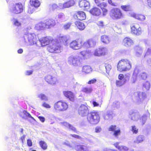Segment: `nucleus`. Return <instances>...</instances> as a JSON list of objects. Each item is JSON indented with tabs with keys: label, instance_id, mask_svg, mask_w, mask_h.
<instances>
[{
	"label": "nucleus",
	"instance_id": "f3484780",
	"mask_svg": "<svg viewBox=\"0 0 151 151\" xmlns=\"http://www.w3.org/2000/svg\"><path fill=\"white\" fill-rule=\"evenodd\" d=\"M63 94L64 96L70 101H74L75 100V94L72 92L69 91H64Z\"/></svg>",
	"mask_w": 151,
	"mask_h": 151
},
{
	"label": "nucleus",
	"instance_id": "e433bc0d",
	"mask_svg": "<svg viewBox=\"0 0 151 151\" xmlns=\"http://www.w3.org/2000/svg\"><path fill=\"white\" fill-rule=\"evenodd\" d=\"M12 21H13V24L14 25L17 27L21 26V23L19 21L18 19L13 18Z\"/></svg>",
	"mask_w": 151,
	"mask_h": 151
},
{
	"label": "nucleus",
	"instance_id": "473e14b6",
	"mask_svg": "<svg viewBox=\"0 0 151 151\" xmlns=\"http://www.w3.org/2000/svg\"><path fill=\"white\" fill-rule=\"evenodd\" d=\"M143 140V136L142 135H139L137 137L136 140L134 142L135 143L138 144L142 142Z\"/></svg>",
	"mask_w": 151,
	"mask_h": 151
},
{
	"label": "nucleus",
	"instance_id": "09e8293b",
	"mask_svg": "<svg viewBox=\"0 0 151 151\" xmlns=\"http://www.w3.org/2000/svg\"><path fill=\"white\" fill-rule=\"evenodd\" d=\"M97 24L100 28L104 27L105 26L104 22L102 21H98L97 23Z\"/></svg>",
	"mask_w": 151,
	"mask_h": 151
},
{
	"label": "nucleus",
	"instance_id": "a878e982",
	"mask_svg": "<svg viewBox=\"0 0 151 151\" xmlns=\"http://www.w3.org/2000/svg\"><path fill=\"white\" fill-rule=\"evenodd\" d=\"M92 70V68L90 66L85 65L83 67L82 71L85 74H87L91 72Z\"/></svg>",
	"mask_w": 151,
	"mask_h": 151
},
{
	"label": "nucleus",
	"instance_id": "0eeeda50",
	"mask_svg": "<svg viewBox=\"0 0 151 151\" xmlns=\"http://www.w3.org/2000/svg\"><path fill=\"white\" fill-rule=\"evenodd\" d=\"M68 62L69 64L74 66L80 65L82 62V58L77 55H71L68 58Z\"/></svg>",
	"mask_w": 151,
	"mask_h": 151
},
{
	"label": "nucleus",
	"instance_id": "6e6d98bb",
	"mask_svg": "<svg viewBox=\"0 0 151 151\" xmlns=\"http://www.w3.org/2000/svg\"><path fill=\"white\" fill-rule=\"evenodd\" d=\"M65 16L63 13H60L59 14L58 16V18L59 19H60L63 18H65Z\"/></svg>",
	"mask_w": 151,
	"mask_h": 151
},
{
	"label": "nucleus",
	"instance_id": "f8f14e48",
	"mask_svg": "<svg viewBox=\"0 0 151 151\" xmlns=\"http://www.w3.org/2000/svg\"><path fill=\"white\" fill-rule=\"evenodd\" d=\"M89 110L87 105L81 104L78 108V111L79 115L84 116L89 113Z\"/></svg>",
	"mask_w": 151,
	"mask_h": 151
},
{
	"label": "nucleus",
	"instance_id": "8fccbe9b",
	"mask_svg": "<svg viewBox=\"0 0 151 151\" xmlns=\"http://www.w3.org/2000/svg\"><path fill=\"white\" fill-rule=\"evenodd\" d=\"M131 130L133 134H137L138 132V129L136 128L135 126H132Z\"/></svg>",
	"mask_w": 151,
	"mask_h": 151
},
{
	"label": "nucleus",
	"instance_id": "9d476101",
	"mask_svg": "<svg viewBox=\"0 0 151 151\" xmlns=\"http://www.w3.org/2000/svg\"><path fill=\"white\" fill-rule=\"evenodd\" d=\"M131 32L134 35H140L142 33V30L139 25L137 23H133L130 26Z\"/></svg>",
	"mask_w": 151,
	"mask_h": 151
},
{
	"label": "nucleus",
	"instance_id": "ea45409f",
	"mask_svg": "<svg viewBox=\"0 0 151 151\" xmlns=\"http://www.w3.org/2000/svg\"><path fill=\"white\" fill-rule=\"evenodd\" d=\"M71 25V23L70 22H68L63 25V28L65 30L68 29L70 28Z\"/></svg>",
	"mask_w": 151,
	"mask_h": 151
},
{
	"label": "nucleus",
	"instance_id": "e2e57ef3",
	"mask_svg": "<svg viewBox=\"0 0 151 151\" xmlns=\"http://www.w3.org/2000/svg\"><path fill=\"white\" fill-rule=\"evenodd\" d=\"M119 143L118 142H116L114 144V145L115 146L116 148L118 149L119 150H120V149L121 146L119 145Z\"/></svg>",
	"mask_w": 151,
	"mask_h": 151
},
{
	"label": "nucleus",
	"instance_id": "aec40b11",
	"mask_svg": "<svg viewBox=\"0 0 151 151\" xmlns=\"http://www.w3.org/2000/svg\"><path fill=\"white\" fill-rule=\"evenodd\" d=\"M35 37V35L33 34L28 35L27 39L29 45H32L36 44L37 40Z\"/></svg>",
	"mask_w": 151,
	"mask_h": 151
},
{
	"label": "nucleus",
	"instance_id": "a18cd8bd",
	"mask_svg": "<svg viewBox=\"0 0 151 151\" xmlns=\"http://www.w3.org/2000/svg\"><path fill=\"white\" fill-rule=\"evenodd\" d=\"M116 126L115 125H111L108 128L109 131H114L116 129Z\"/></svg>",
	"mask_w": 151,
	"mask_h": 151
},
{
	"label": "nucleus",
	"instance_id": "5701e85b",
	"mask_svg": "<svg viewBox=\"0 0 151 151\" xmlns=\"http://www.w3.org/2000/svg\"><path fill=\"white\" fill-rule=\"evenodd\" d=\"M75 4L74 0H68L62 4L63 9L69 8L73 6Z\"/></svg>",
	"mask_w": 151,
	"mask_h": 151
},
{
	"label": "nucleus",
	"instance_id": "13d9d810",
	"mask_svg": "<svg viewBox=\"0 0 151 151\" xmlns=\"http://www.w3.org/2000/svg\"><path fill=\"white\" fill-rule=\"evenodd\" d=\"M27 145L29 147H31L32 145V142L31 139H29L27 140Z\"/></svg>",
	"mask_w": 151,
	"mask_h": 151
},
{
	"label": "nucleus",
	"instance_id": "4c0bfd02",
	"mask_svg": "<svg viewBox=\"0 0 151 151\" xmlns=\"http://www.w3.org/2000/svg\"><path fill=\"white\" fill-rule=\"evenodd\" d=\"M140 78L143 80H145L148 76V74L145 72L141 73L139 75Z\"/></svg>",
	"mask_w": 151,
	"mask_h": 151
},
{
	"label": "nucleus",
	"instance_id": "a211bd4d",
	"mask_svg": "<svg viewBox=\"0 0 151 151\" xmlns=\"http://www.w3.org/2000/svg\"><path fill=\"white\" fill-rule=\"evenodd\" d=\"M83 47L85 48H89L95 46L96 45V42L93 40L90 39L84 42L83 40Z\"/></svg>",
	"mask_w": 151,
	"mask_h": 151
},
{
	"label": "nucleus",
	"instance_id": "4be33fe9",
	"mask_svg": "<svg viewBox=\"0 0 151 151\" xmlns=\"http://www.w3.org/2000/svg\"><path fill=\"white\" fill-rule=\"evenodd\" d=\"M97 6L100 7L101 9L103 15H105L107 14L108 12V10L105 8L107 6V4L106 3L102 2L100 4H99L98 5H97Z\"/></svg>",
	"mask_w": 151,
	"mask_h": 151
},
{
	"label": "nucleus",
	"instance_id": "58836bf2",
	"mask_svg": "<svg viewBox=\"0 0 151 151\" xmlns=\"http://www.w3.org/2000/svg\"><path fill=\"white\" fill-rule=\"evenodd\" d=\"M58 7V6L57 4H50L49 6V8L50 10L54 11L57 9Z\"/></svg>",
	"mask_w": 151,
	"mask_h": 151
},
{
	"label": "nucleus",
	"instance_id": "f03ea898",
	"mask_svg": "<svg viewBox=\"0 0 151 151\" xmlns=\"http://www.w3.org/2000/svg\"><path fill=\"white\" fill-rule=\"evenodd\" d=\"M132 68L131 62L126 59H122L118 63L117 69L120 72H125L129 70Z\"/></svg>",
	"mask_w": 151,
	"mask_h": 151
},
{
	"label": "nucleus",
	"instance_id": "20e7f679",
	"mask_svg": "<svg viewBox=\"0 0 151 151\" xmlns=\"http://www.w3.org/2000/svg\"><path fill=\"white\" fill-rule=\"evenodd\" d=\"M87 119L91 124H96L99 122L100 118L98 112L93 111L88 113L87 116Z\"/></svg>",
	"mask_w": 151,
	"mask_h": 151
},
{
	"label": "nucleus",
	"instance_id": "1a4fd4ad",
	"mask_svg": "<svg viewBox=\"0 0 151 151\" xmlns=\"http://www.w3.org/2000/svg\"><path fill=\"white\" fill-rule=\"evenodd\" d=\"M24 9V6L20 2L17 3L13 6L12 11L14 14H18L22 13Z\"/></svg>",
	"mask_w": 151,
	"mask_h": 151
},
{
	"label": "nucleus",
	"instance_id": "4d7b16f0",
	"mask_svg": "<svg viewBox=\"0 0 151 151\" xmlns=\"http://www.w3.org/2000/svg\"><path fill=\"white\" fill-rule=\"evenodd\" d=\"M42 106L43 107H44L45 108H50L51 107L50 106L49 104L46 103V102H44L42 104Z\"/></svg>",
	"mask_w": 151,
	"mask_h": 151
},
{
	"label": "nucleus",
	"instance_id": "37998d69",
	"mask_svg": "<svg viewBox=\"0 0 151 151\" xmlns=\"http://www.w3.org/2000/svg\"><path fill=\"white\" fill-rule=\"evenodd\" d=\"M143 87L146 90H148L150 87V84L148 81H146L145 83L143 85Z\"/></svg>",
	"mask_w": 151,
	"mask_h": 151
},
{
	"label": "nucleus",
	"instance_id": "69168bd1",
	"mask_svg": "<svg viewBox=\"0 0 151 151\" xmlns=\"http://www.w3.org/2000/svg\"><path fill=\"white\" fill-rule=\"evenodd\" d=\"M124 75L122 74H120L119 75L118 79L119 80H121L124 79Z\"/></svg>",
	"mask_w": 151,
	"mask_h": 151
},
{
	"label": "nucleus",
	"instance_id": "c756f323",
	"mask_svg": "<svg viewBox=\"0 0 151 151\" xmlns=\"http://www.w3.org/2000/svg\"><path fill=\"white\" fill-rule=\"evenodd\" d=\"M29 4L32 6L38 8L40 5V2L38 0H30Z\"/></svg>",
	"mask_w": 151,
	"mask_h": 151
},
{
	"label": "nucleus",
	"instance_id": "680f3d73",
	"mask_svg": "<svg viewBox=\"0 0 151 151\" xmlns=\"http://www.w3.org/2000/svg\"><path fill=\"white\" fill-rule=\"evenodd\" d=\"M61 124L63 126L68 127L69 124L67 122H63L61 123Z\"/></svg>",
	"mask_w": 151,
	"mask_h": 151
},
{
	"label": "nucleus",
	"instance_id": "39448f33",
	"mask_svg": "<svg viewBox=\"0 0 151 151\" xmlns=\"http://www.w3.org/2000/svg\"><path fill=\"white\" fill-rule=\"evenodd\" d=\"M68 106V104L66 102L60 100L55 103L54 108L56 112L64 111L67 109Z\"/></svg>",
	"mask_w": 151,
	"mask_h": 151
},
{
	"label": "nucleus",
	"instance_id": "ddd939ff",
	"mask_svg": "<svg viewBox=\"0 0 151 151\" xmlns=\"http://www.w3.org/2000/svg\"><path fill=\"white\" fill-rule=\"evenodd\" d=\"M107 49L102 47L96 49L94 51V55L97 56H104L107 53Z\"/></svg>",
	"mask_w": 151,
	"mask_h": 151
},
{
	"label": "nucleus",
	"instance_id": "052dcab7",
	"mask_svg": "<svg viewBox=\"0 0 151 151\" xmlns=\"http://www.w3.org/2000/svg\"><path fill=\"white\" fill-rule=\"evenodd\" d=\"M71 136L74 138L76 139H81L82 138L81 136L75 134H71Z\"/></svg>",
	"mask_w": 151,
	"mask_h": 151
},
{
	"label": "nucleus",
	"instance_id": "2eb2a0df",
	"mask_svg": "<svg viewBox=\"0 0 151 151\" xmlns=\"http://www.w3.org/2000/svg\"><path fill=\"white\" fill-rule=\"evenodd\" d=\"M122 44L125 47H129L134 44V42L132 38L127 37L123 39Z\"/></svg>",
	"mask_w": 151,
	"mask_h": 151
},
{
	"label": "nucleus",
	"instance_id": "c9c22d12",
	"mask_svg": "<svg viewBox=\"0 0 151 151\" xmlns=\"http://www.w3.org/2000/svg\"><path fill=\"white\" fill-rule=\"evenodd\" d=\"M92 91V89L91 87H84L82 89V91L84 93H89Z\"/></svg>",
	"mask_w": 151,
	"mask_h": 151
},
{
	"label": "nucleus",
	"instance_id": "2f4dec72",
	"mask_svg": "<svg viewBox=\"0 0 151 151\" xmlns=\"http://www.w3.org/2000/svg\"><path fill=\"white\" fill-rule=\"evenodd\" d=\"M81 54L84 59H87L90 56V52L88 51L83 50L80 52Z\"/></svg>",
	"mask_w": 151,
	"mask_h": 151
},
{
	"label": "nucleus",
	"instance_id": "412c9836",
	"mask_svg": "<svg viewBox=\"0 0 151 151\" xmlns=\"http://www.w3.org/2000/svg\"><path fill=\"white\" fill-rule=\"evenodd\" d=\"M79 6L81 8L87 9L89 8L90 4L89 2L86 0H81L79 3Z\"/></svg>",
	"mask_w": 151,
	"mask_h": 151
},
{
	"label": "nucleus",
	"instance_id": "7c9ffc66",
	"mask_svg": "<svg viewBox=\"0 0 151 151\" xmlns=\"http://www.w3.org/2000/svg\"><path fill=\"white\" fill-rule=\"evenodd\" d=\"M77 149L78 151H90L88 147L84 145H78Z\"/></svg>",
	"mask_w": 151,
	"mask_h": 151
},
{
	"label": "nucleus",
	"instance_id": "9b49d317",
	"mask_svg": "<svg viewBox=\"0 0 151 151\" xmlns=\"http://www.w3.org/2000/svg\"><path fill=\"white\" fill-rule=\"evenodd\" d=\"M45 80L48 83L54 85L58 82V81L54 75L49 74L47 75L45 77Z\"/></svg>",
	"mask_w": 151,
	"mask_h": 151
},
{
	"label": "nucleus",
	"instance_id": "5fc2aeb1",
	"mask_svg": "<svg viewBox=\"0 0 151 151\" xmlns=\"http://www.w3.org/2000/svg\"><path fill=\"white\" fill-rule=\"evenodd\" d=\"M34 11L35 9L31 7H29L27 10V12L30 14L32 13Z\"/></svg>",
	"mask_w": 151,
	"mask_h": 151
},
{
	"label": "nucleus",
	"instance_id": "cd10ccee",
	"mask_svg": "<svg viewBox=\"0 0 151 151\" xmlns=\"http://www.w3.org/2000/svg\"><path fill=\"white\" fill-rule=\"evenodd\" d=\"M101 40L102 42L105 44H108L111 41L110 37L106 35H103L101 37Z\"/></svg>",
	"mask_w": 151,
	"mask_h": 151
},
{
	"label": "nucleus",
	"instance_id": "393cba45",
	"mask_svg": "<svg viewBox=\"0 0 151 151\" xmlns=\"http://www.w3.org/2000/svg\"><path fill=\"white\" fill-rule=\"evenodd\" d=\"M75 24L77 28L81 31L83 30L86 27L85 25L83 22L78 21H76Z\"/></svg>",
	"mask_w": 151,
	"mask_h": 151
},
{
	"label": "nucleus",
	"instance_id": "0e129e2a",
	"mask_svg": "<svg viewBox=\"0 0 151 151\" xmlns=\"http://www.w3.org/2000/svg\"><path fill=\"white\" fill-rule=\"evenodd\" d=\"M38 118L40 121L42 122H44L45 121V119L43 116H38Z\"/></svg>",
	"mask_w": 151,
	"mask_h": 151
},
{
	"label": "nucleus",
	"instance_id": "3c124183",
	"mask_svg": "<svg viewBox=\"0 0 151 151\" xmlns=\"http://www.w3.org/2000/svg\"><path fill=\"white\" fill-rule=\"evenodd\" d=\"M144 93H143L138 92L137 94L138 97L139 99H144L145 96L144 95Z\"/></svg>",
	"mask_w": 151,
	"mask_h": 151
},
{
	"label": "nucleus",
	"instance_id": "79ce46f5",
	"mask_svg": "<svg viewBox=\"0 0 151 151\" xmlns=\"http://www.w3.org/2000/svg\"><path fill=\"white\" fill-rule=\"evenodd\" d=\"M23 113L27 117L30 118L33 120H35L34 118L32 117L31 114L26 110H24L23 111Z\"/></svg>",
	"mask_w": 151,
	"mask_h": 151
},
{
	"label": "nucleus",
	"instance_id": "bb28decb",
	"mask_svg": "<svg viewBox=\"0 0 151 151\" xmlns=\"http://www.w3.org/2000/svg\"><path fill=\"white\" fill-rule=\"evenodd\" d=\"M132 16L134 18L141 21H144L146 19L145 16L141 14L134 13L132 15Z\"/></svg>",
	"mask_w": 151,
	"mask_h": 151
},
{
	"label": "nucleus",
	"instance_id": "b1692460",
	"mask_svg": "<svg viewBox=\"0 0 151 151\" xmlns=\"http://www.w3.org/2000/svg\"><path fill=\"white\" fill-rule=\"evenodd\" d=\"M139 73V70L137 68L135 67L133 71L132 77V81L133 83H134L137 80V77Z\"/></svg>",
	"mask_w": 151,
	"mask_h": 151
},
{
	"label": "nucleus",
	"instance_id": "f257e3e1",
	"mask_svg": "<svg viewBox=\"0 0 151 151\" xmlns=\"http://www.w3.org/2000/svg\"><path fill=\"white\" fill-rule=\"evenodd\" d=\"M66 40L67 38L65 36H60L56 40H54L53 43L47 47V51L51 53H60L63 50L61 43L66 42Z\"/></svg>",
	"mask_w": 151,
	"mask_h": 151
},
{
	"label": "nucleus",
	"instance_id": "49530a36",
	"mask_svg": "<svg viewBox=\"0 0 151 151\" xmlns=\"http://www.w3.org/2000/svg\"><path fill=\"white\" fill-rule=\"evenodd\" d=\"M121 131L119 129L114 132L113 135L115 137H117L120 134Z\"/></svg>",
	"mask_w": 151,
	"mask_h": 151
},
{
	"label": "nucleus",
	"instance_id": "c03bdc74",
	"mask_svg": "<svg viewBox=\"0 0 151 151\" xmlns=\"http://www.w3.org/2000/svg\"><path fill=\"white\" fill-rule=\"evenodd\" d=\"M68 127L70 130L76 133H78V132L77 131L76 129L71 124H69Z\"/></svg>",
	"mask_w": 151,
	"mask_h": 151
},
{
	"label": "nucleus",
	"instance_id": "338daca9",
	"mask_svg": "<svg viewBox=\"0 0 151 151\" xmlns=\"http://www.w3.org/2000/svg\"><path fill=\"white\" fill-rule=\"evenodd\" d=\"M101 129L99 127H97L95 129V132L96 133L99 132L101 130Z\"/></svg>",
	"mask_w": 151,
	"mask_h": 151
},
{
	"label": "nucleus",
	"instance_id": "4468645a",
	"mask_svg": "<svg viewBox=\"0 0 151 151\" xmlns=\"http://www.w3.org/2000/svg\"><path fill=\"white\" fill-rule=\"evenodd\" d=\"M42 46H45L50 44L53 43L54 40L51 38L47 37H44L39 40Z\"/></svg>",
	"mask_w": 151,
	"mask_h": 151
},
{
	"label": "nucleus",
	"instance_id": "bf43d9fd",
	"mask_svg": "<svg viewBox=\"0 0 151 151\" xmlns=\"http://www.w3.org/2000/svg\"><path fill=\"white\" fill-rule=\"evenodd\" d=\"M96 81L97 80L95 78H93L91 80H89L87 83L89 84H93L96 82Z\"/></svg>",
	"mask_w": 151,
	"mask_h": 151
},
{
	"label": "nucleus",
	"instance_id": "f704fd0d",
	"mask_svg": "<svg viewBox=\"0 0 151 151\" xmlns=\"http://www.w3.org/2000/svg\"><path fill=\"white\" fill-rule=\"evenodd\" d=\"M37 97L42 101H47L48 100V97L45 94L42 93L39 94Z\"/></svg>",
	"mask_w": 151,
	"mask_h": 151
},
{
	"label": "nucleus",
	"instance_id": "603ef678",
	"mask_svg": "<svg viewBox=\"0 0 151 151\" xmlns=\"http://www.w3.org/2000/svg\"><path fill=\"white\" fill-rule=\"evenodd\" d=\"M105 68L106 72L108 73L111 69V65L109 64H106L105 66Z\"/></svg>",
	"mask_w": 151,
	"mask_h": 151
},
{
	"label": "nucleus",
	"instance_id": "dca6fc26",
	"mask_svg": "<svg viewBox=\"0 0 151 151\" xmlns=\"http://www.w3.org/2000/svg\"><path fill=\"white\" fill-rule=\"evenodd\" d=\"M73 17L80 20H84L86 18L85 13L82 11L76 12L74 14Z\"/></svg>",
	"mask_w": 151,
	"mask_h": 151
},
{
	"label": "nucleus",
	"instance_id": "774afa93",
	"mask_svg": "<svg viewBox=\"0 0 151 151\" xmlns=\"http://www.w3.org/2000/svg\"><path fill=\"white\" fill-rule=\"evenodd\" d=\"M32 70H28L26 71V75L27 76H29L32 73Z\"/></svg>",
	"mask_w": 151,
	"mask_h": 151
},
{
	"label": "nucleus",
	"instance_id": "6ab92c4d",
	"mask_svg": "<svg viewBox=\"0 0 151 151\" xmlns=\"http://www.w3.org/2000/svg\"><path fill=\"white\" fill-rule=\"evenodd\" d=\"M89 12L92 15L96 16H99L101 13L100 9L96 6L93 7Z\"/></svg>",
	"mask_w": 151,
	"mask_h": 151
},
{
	"label": "nucleus",
	"instance_id": "864d4df0",
	"mask_svg": "<svg viewBox=\"0 0 151 151\" xmlns=\"http://www.w3.org/2000/svg\"><path fill=\"white\" fill-rule=\"evenodd\" d=\"M128 150L129 149L127 147L124 146H121L119 150L120 151H128Z\"/></svg>",
	"mask_w": 151,
	"mask_h": 151
},
{
	"label": "nucleus",
	"instance_id": "de8ad7c7",
	"mask_svg": "<svg viewBox=\"0 0 151 151\" xmlns=\"http://www.w3.org/2000/svg\"><path fill=\"white\" fill-rule=\"evenodd\" d=\"M140 120L142 125L144 124L147 120V116H142L141 117Z\"/></svg>",
	"mask_w": 151,
	"mask_h": 151
},
{
	"label": "nucleus",
	"instance_id": "6e6552de",
	"mask_svg": "<svg viewBox=\"0 0 151 151\" xmlns=\"http://www.w3.org/2000/svg\"><path fill=\"white\" fill-rule=\"evenodd\" d=\"M83 40L78 39L72 41L69 44V47L71 48L76 50L83 47Z\"/></svg>",
	"mask_w": 151,
	"mask_h": 151
},
{
	"label": "nucleus",
	"instance_id": "423d86ee",
	"mask_svg": "<svg viewBox=\"0 0 151 151\" xmlns=\"http://www.w3.org/2000/svg\"><path fill=\"white\" fill-rule=\"evenodd\" d=\"M110 17L114 19H119L123 18L124 15L122 11L119 8H115L112 9L110 14Z\"/></svg>",
	"mask_w": 151,
	"mask_h": 151
},
{
	"label": "nucleus",
	"instance_id": "72a5a7b5",
	"mask_svg": "<svg viewBox=\"0 0 151 151\" xmlns=\"http://www.w3.org/2000/svg\"><path fill=\"white\" fill-rule=\"evenodd\" d=\"M40 147L43 150H46L47 149V145L46 143L43 141H40L39 142Z\"/></svg>",
	"mask_w": 151,
	"mask_h": 151
},
{
	"label": "nucleus",
	"instance_id": "7ed1b4c3",
	"mask_svg": "<svg viewBox=\"0 0 151 151\" xmlns=\"http://www.w3.org/2000/svg\"><path fill=\"white\" fill-rule=\"evenodd\" d=\"M56 24V21L52 19H47L41 21L37 24L35 28L37 30H43L45 28H50L55 26Z\"/></svg>",
	"mask_w": 151,
	"mask_h": 151
},
{
	"label": "nucleus",
	"instance_id": "c85d7f7f",
	"mask_svg": "<svg viewBox=\"0 0 151 151\" xmlns=\"http://www.w3.org/2000/svg\"><path fill=\"white\" fill-rule=\"evenodd\" d=\"M121 8L124 12H130L132 10V6L130 4L121 5Z\"/></svg>",
	"mask_w": 151,
	"mask_h": 151
},
{
	"label": "nucleus",
	"instance_id": "a19ab883",
	"mask_svg": "<svg viewBox=\"0 0 151 151\" xmlns=\"http://www.w3.org/2000/svg\"><path fill=\"white\" fill-rule=\"evenodd\" d=\"M126 80H124L123 82H122L121 81H116V85L118 86H121L126 83Z\"/></svg>",
	"mask_w": 151,
	"mask_h": 151
}]
</instances>
